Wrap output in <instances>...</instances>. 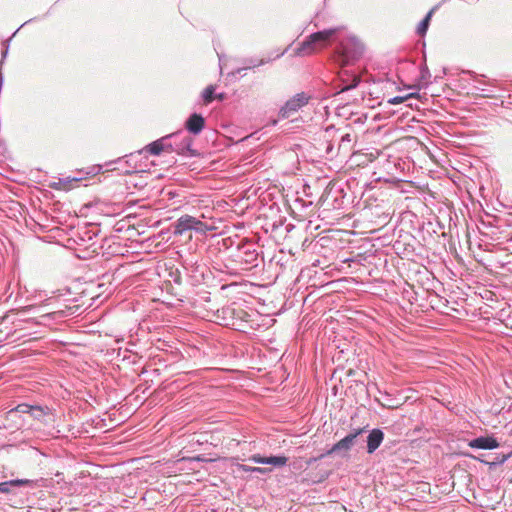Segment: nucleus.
<instances>
[{
    "label": "nucleus",
    "instance_id": "nucleus-1",
    "mask_svg": "<svg viewBox=\"0 0 512 512\" xmlns=\"http://www.w3.org/2000/svg\"><path fill=\"white\" fill-rule=\"evenodd\" d=\"M258 257L257 246L250 241H241L230 254L232 261L241 270H251L258 266Z\"/></svg>",
    "mask_w": 512,
    "mask_h": 512
},
{
    "label": "nucleus",
    "instance_id": "nucleus-2",
    "mask_svg": "<svg viewBox=\"0 0 512 512\" xmlns=\"http://www.w3.org/2000/svg\"><path fill=\"white\" fill-rule=\"evenodd\" d=\"M338 31L337 28L325 29L309 35L295 49V55L306 56L324 48L331 37Z\"/></svg>",
    "mask_w": 512,
    "mask_h": 512
},
{
    "label": "nucleus",
    "instance_id": "nucleus-3",
    "mask_svg": "<svg viewBox=\"0 0 512 512\" xmlns=\"http://www.w3.org/2000/svg\"><path fill=\"white\" fill-rule=\"evenodd\" d=\"M213 227L204 223L199 218L191 215H182L174 223V234L183 235L187 231H195L196 233L206 234L207 231L212 230Z\"/></svg>",
    "mask_w": 512,
    "mask_h": 512
},
{
    "label": "nucleus",
    "instance_id": "nucleus-4",
    "mask_svg": "<svg viewBox=\"0 0 512 512\" xmlns=\"http://www.w3.org/2000/svg\"><path fill=\"white\" fill-rule=\"evenodd\" d=\"M312 95L307 92H300L289 98L279 109V119H288L299 110L309 104Z\"/></svg>",
    "mask_w": 512,
    "mask_h": 512
},
{
    "label": "nucleus",
    "instance_id": "nucleus-5",
    "mask_svg": "<svg viewBox=\"0 0 512 512\" xmlns=\"http://www.w3.org/2000/svg\"><path fill=\"white\" fill-rule=\"evenodd\" d=\"M170 138V153L175 152L183 156L196 155L195 150L192 149L193 139L186 133L179 131L169 135Z\"/></svg>",
    "mask_w": 512,
    "mask_h": 512
},
{
    "label": "nucleus",
    "instance_id": "nucleus-6",
    "mask_svg": "<svg viewBox=\"0 0 512 512\" xmlns=\"http://www.w3.org/2000/svg\"><path fill=\"white\" fill-rule=\"evenodd\" d=\"M363 51V45L355 38H348L342 41L339 47V53L344 65L359 59Z\"/></svg>",
    "mask_w": 512,
    "mask_h": 512
},
{
    "label": "nucleus",
    "instance_id": "nucleus-7",
    "mask_svg": "<svg viewBox=\"0 0 512 512\" xmlns=\"http://www.w3.org/2000/svg\"><path fill=\"white\" fill-rule=\"evenodd\" d=\"M18 412L22 414H30L35 420L45 422L46 417L52 415V410L46 405H31L28 403H21L14 409L9 411L10 414Z\"/></svg>",
    "mask_w": 512,
    "mask_h": 512
},
{
    "label": "nucleus",
    "instance_id": "nucleus-8",
    "mask_svg": "<svg viewBox=\"0 0 512 512\" xmlns=\"http://www.w3.org/2000/svg\"><path fill=\"white\" fill-rule=\"evenodd\" d=\"M365 431V428H355L343 439L335 443L327 454H333L340 451H349L355 443L356 438Z\"/></svg>",
    "mask_w": 512,
    "mask_h": 512
},
{
    "label": "nucleus",
    "instance_id": "nucleus-9",
    "mask_svg": "<svg viewBox=\"0 0 512 512\" xmlns=\"http://www.w3.org/2000/svg\"><path fill=\"white\" fill-rule=\"evenodd\" d=\"M43 478L41 479H12L9 481L0 482V493L3 494H10L11 493V487H20V486H28L31 488L39 486V482H42Z\"/></svg>",
    "mask_w": 512,
    "mask_h": 512
},
{
    "label": "nucleus",
    "instance_id": "nucleus-10",
    "mask_svg": "<svg viewBox=\"0 0 512 512\" xmlns=\"http://www.w3.org/2000/svg\"><path fill=\"white\" fill-rule=\"evenodd\" d=\"M170 148V138L169 135H167L148 144L144 149L140 150L138 153L142 154L143 152H147L157 156L160 155L162 152L170 153Z\"/></svg>",
    "mask_w": 512,
    "mask_h": 512
},
{
    "label": "nucleus",
    "instance_id": "nucleus-11",
    "mask_svg": "<svg viewBox=\"0 0 512 512\" xmlns=\"http://www.w3.org/2000/svg\"><path fill=\"white\" fill-rule=\"evenodd\" d=\"M204 126L205 119L198 113L191 114L185 122V128L194 135L200 134Z\"/></svg>",
    "mask_w": 512,
    "mask_h": 512
},
{
    "label": "nucleus",
    "instance_id": "nucleus-12",
    "mask_svg": "<svg viewBox=\"0 0 512 512\" xmlns=\"http://www.w3.org/2000/svg\"><path fill=\"white\" fill-rule=\"evenodd\" d=\"M250 460L257 464H268L273 465L275 467H282L285 466L288 462V458L286 456H269L264 457L259 454L253 455Z\"/></svg>",
    "mask_w": 512,
    "mask_h": 512
},
{
    "label": "nucleus",
    "instance_id": "nucleus-13",
    "mask_svg": "<svg viewBox=\"0 0 512 512\" xmlns=\"http://www.w3.org/2000/svg\"><path fill=\"white\" fill-rule=\"evenodd\" d=\"M384 440V433L379 428H374L370 431L367 437V452L374 453L382 444Z\"/></svg>",
    "mask_w": 512,
    "mask_h": 512
},
{
    "label": "nucleus",
    "instance_id": "nucleus-14",
    "mask_svg": "<svg viewBox=\"0 0 512 512\" xmlns=\"http://www.w3.org/2000/svg\"><path fill=\"white\" fill-rule=\"evenodd\" d=\"M468 445L476 449H495L499 446L497 440L489 436H480L469 441Z\"/></svg>",
    "mask_w": 512,
    "mask_h": 512
},
{
    "label": "nucleus",
    "instance_id": "nucleus-15",
    "mask_svg": "<svg viewBox=\"0 0 512 512\" xmlns=\"http://www.w3.org/2000/svg\"><path fill=\"white\" fill-rule=\"evenodd\" d=\"M244 67L238 68L234 72H232L233 75L240 74L242 71L253 69L255 67H259L266 63L264 59H255V58H247L243 61Z\"/></svg>",
    "mask_w": 512,
    "mask_h": 512
},
{
    "label": "nucleus",
    "instance_id": "nucleus-16",
    "mask_svg": "<svg viewBox=\"0 0 512 512\" xmlns=\"http://www.w3.org/2000/svg\"><path fill=\"white\" fill-rule=\"evenodd\" d=\"M433 12H434V9L430 10L418 24L417 29H416V32L418 35L423 36L426 34Z\"/></svg>",
    "mask_w": 512,
    "mask_h": 512
},
{
    "label": "nucleus",
    "instance_id": "nucleus-17",
    "mask_svg": "<svg viewBox=\"0 0 512 512\" xmlns=\"http://www.w3.org/2000/svg\"><path fill=\"white\" fill-rule=\"evenodd\" d=\"M415 97H418V93H410L406 96H395V97H392L388 100V103L389 104H392V105H396V104H400V103H403L411 98H415Z\"/></svg>",
    "mask_w": 512,
    "mask_h": 512
},
{
    "label": "nucleus",
    "instance_id": "nucleus-18",
    "mask_svg": "<svg viewBox=\"0 0 512 512\" xmlns=\"http://www.w3.org/2000/svg\"><path fill=\"white\" fill-rule=\"evenodd\" d=\"M511 454L512 452L508 454H502L501 456L494 457L492 460H482V462L489 466H496L502 464L508 457H510Z\"/></svg>",
    "mask_w": 512,
    "mask_h": 512
},
{
    "label": "nucleus",
    "instance_id": "nucleus-19",
    "mask_svg": "<svg viewBox=\"0 0 512 512\" xmlns=\"http://www.w3.org/2000/svg\"><path fill=\"white\" fill-rule=\"evenodd\" d=\"M214 87L212 85L207 86L202 92V98L205 103H211L214 99Z\"/></svg>",
    "mask_w": 512,
    "mask_h": 512
},
{
    "label": "nucleus",
    "instance_id": "nucleus-20",
    "mask_svg": "<svg viewBox=\"0 0 512 512\" xmlns=\"http://www.w3.org/2000/svg\"><path fill=\"white\" fill-rule=\"evenodd\" d=\"M352 141H353V138L350 133L341 134L340 140H339V149H341V148L346 149Z\"/></svg>",
    "mask_w": 512,
    "mask_h": 512
},
{
    "label": "nucleus",
    "instance_id": "nucleus-21",
    "mask_svg": "<svg viewBox=\"0 0 512 512\" xmlns=\"http://www.w3.org/2000/svg\"><path fill=\"white\" fill-rule=\"evenodd\" d=\"M64 313L62 311H54V312H50V313H46V314H43L39 317V320L37 321L38 324H43L44 323V320L46 318H53L55 319L56 316H63Z\"/></svg>",
    "mask_w": 512,
    "mask_h": 512
},
{
    "label": "nucleus",
    "instance_id": "nucleus-22",
    "mask_svg": "<svg viewBox=\"0 0 512 512\" xmlns=\"http://www.w3.org/2000/svg\"><path fill=\"white\" fill-rule=\"evenodd\" d=\"M359 83H360L359 77L358 76H353L351 82L348 83V84H345L343 86L342 91H347V90H351L353 88H356Z\"/></svg>",
    "mask_w": 512,
    "mask_h": 512
},
{
    "label": "nucleus",
    "instance_id": "nucleus-23",
    "mask_svg": "<svg viewBox=\"0 0 512 512\" xmlns=\"http://www.w3.org/2000/svg\"><path fill=\"white\" fill-rule=\"evenodd\" d=\"M420 75H421V80L425 81V83L428 84L429 80H430V77H431V74H430L429 69H428V67L426 65H424L421 68Z\"/></svg>",
    "mask_w": 512,
    "mask_h": 512
},
{
    "label": "nucleus",
    "instance_id": "nucleus-24",
    "mask_svg": "<svg viewBox=\"0 0 512 512\" xmlns=\"http://www.w3.org/2000/svg\"><path fill=\"white\" fill-rule=\"evenodd\" d=\"M180 461H189V462H192V461H199V462H204V461H207V459L202 456V455H197L195 457H188V458H182Z\"/></svg>",
    "mask_w": 512,
    "mask_h": 512
},
{
    "label": "nucleus",
    "instance_id": "nucleus-25",
    "mask_svg": "<svg viewBox=\"0 0 512 512\" xmlns=\"http://www.w3.org/2000/svg\"><path fill=\"white\" fill-rule=\"evenodd\" d=\"M243 470L246 472H263V470L261 468L249 467V466H243Z\"/></svg>",
    "mask_w": 512,
    "mask_h": 512
},
{
    "label": "nucleus",
    "instance_id": "nucleus-26",
    "mask_svg": "<svg viewBox=\"0 0 512 512\" xmlns=\"http://www.w3.org/2000/svg\"><path fill=\"white\" fill-rule=\"evenodd\" d=\"M7 52H8V47H6V49L3 51L2 58L6 57Z\"/></svg>",
    "mask_w": 512,
    "mask_h": 512
}]
</instances>
